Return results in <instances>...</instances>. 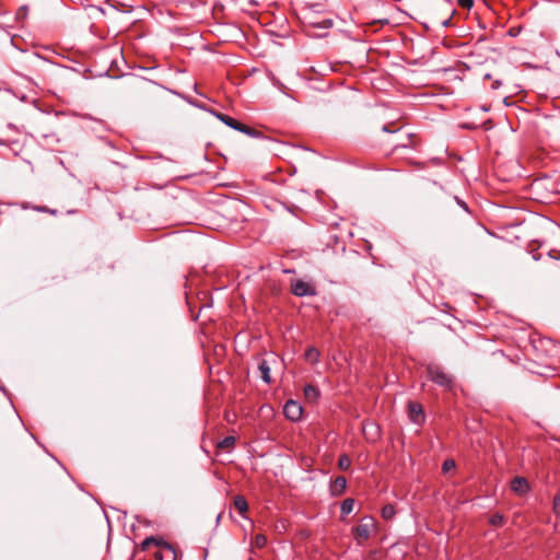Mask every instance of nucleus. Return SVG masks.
<instances>
[{
    "label": "nucleus",
    "mask_w": 560,
    "mask_h": 560,
    "mask_svg": "<svg viewBox=\"0 0 560 560\" xmlns=\"http://www.w3.org/2000/svg\"><path fill=\"white\" fill-rule=\"evenodd\" d=\"M515 33H516V30H514V28H511V30H510V34H511V35H515Z\"/></svg>",
    "instance_id": "c9c22d12"
},
{
    "label": "nucleus",
    "mask_w": 560,
    "mask_h": 560,
    "mask_svg": "<svg viewBox=\"0 0 560 560\" xmlns=\"http://www.w3.org/2000/svg\"><path fill=\"white\" fill-rule=\"evenodd\" d=\"M455 466L456 465H455V462L453 459H446V460H444V463L442 465V469H443L444 472H447V471L454 469Z\"/></svg>",
    "instance_id": "bb28decb"
},
{
    "label": "nucleus",
    "mask_w": 560,
    "mask_h": 560,
    "mask_svg": "<svg viewBox=\"0 0 560 560\" xmlns=\"http://www.w3.org/2000/svg\"><path fill=\"white\" fill-rule=\"evenodd\" d=\"M280 365V360L277 354L269 353L266 358L260 359L258 363V370L260 372L261 380L266 384H271L270 371L273 366Z\"/></svg>",
    "instance_id": "0eeeda50"
},
{
    "label": "nucleus",
    "mask_w": 560,
    "mask_h": 560,
    "mask_svg": "<svg viewBox=\"0 0 560 560\" xmlns=\"http://www.w3.org/2000/svg\"><path fill=\"white\" fill-rule=\"evenodd\" d=\"M34 209H35L36 211H39V212H47V213H49V214H51V215H56V214H57V210H55V209H49V208H47V207H45V206L34 207Z\"/></svg>",
    "instance_id": "c85d7f7f"
},
{
    "label": "nucleus",
    "mask_w": 560,
    "mask_h": 560,
    "mask_svg": "<svg viewBox=\"0 0 560 560\" xmlns=\"http://www.w3.org/2000/svg\"><path fill=\"white\" fill-rule=\"evenodd\" d=\"M153 536L147 537L140 545L142 551H145L152 545Z\"/></svg>",
    "instance_id": "7c9ffc66"
},
{
    "label": "nucleus",
    "mask_w": 560,
    "mask_h": 560,
    "mask_svg": "<svg viewBox=\"0 0 560 560\" xmlns=\"http://www.w3.org/2000/svg\"><path fill=\"white\" fill-rule=\"evenodd\" d=\"M515 33H516V30H514V28H511V30H510V34H511V35H515Z\"/></svg>",
    "instance_id": "e433bc0d"
},
{
    "label": "nucleus",
    "mask_w": 560,
    "mask_h": 560,
    "mask_svg": "<svg viewBox=\"0 0 560 560\" xmlns=\"http://www.w3.org/2000/svg\"><path fill=\"white\" fill-rule=\"evenodd\" d=\"M547 254H548V256H550L553 259H559L560 258V252L559 250H548Z\"/></svg>",
    "instance_id": "2f4dec72"
},
{
    "label": "nucleus",
    "mask_w": 560,
    "mask_h": 560,
    "mask_svg": "<svg viewBox=\"0 0 560 560\" xmlns=\"http://www.w3.org/2000/svg\"><path fill=\"white\" fill-rule=\"evenodd\" d=\"M217 117L226 126L237 131H241L249 137L257 138L261 135L260 131L256 130L255 128H252L226 114L218 113Z\"/></svg>",
    "instance_id": "423d86ee"
},
{
    "label": "nucleus",
    "mask_w": 560,
    "mask_h": 560,
    "mask_svg": "<svg viewBox=\"0 0 560 560\" xmlns=\"http://www.w3.org/2000/svg\"><path fill=\"white\" fill-rule=\"evenodd\" d=\"M453 13H454V10L452 11V13H451L446 19L442 20L440 23H441L443 26H447V25H448V23H450V21H451V19H452Z\"/></svg>",
    "instance_id": "72a5a7b5"
},
{
    "label": "nucleus",
    "mask_w": 560,
    "mask_h": 560,
    "mask_svg": "<svg viewBox=\"0 0 560 560\" xmlns=\"http://www.w3.org/2000/svg\"><path fill=\"white\" fill-rule=\"evenodd\" d=\"M552 512L557 517H560V492L556 493L553 497Z\"/></svg>",
    "instance_id": "5701e85b"
},
{
    "label": "nucleus",
    "mask_w": 560,
    "mask_h": 560,
    "mask_svg": "<svg viewBox=\"0 0 560 560\" xmlns=\"http://www.w3.org/2000/svg\"><path fill=\"white\" fill-rule=\"evenodd\" d=\"M350 466H351L350 457L347 454L340 455L339 458H338V468L340 470L346 471V470H348L350 468Z\"/></svg>",
    "instance_id": "4be33fe9"
},
{
    "label": "nucleus",
    "mask_w": 560,
    "mask_h": 560,
    "mask_svg": "<svg viewBox=\"0 0 560 560\" xmlns=\"http://www.w3.org/2000/svg\"><path fill=\"white\" fill-rule=\"evenodd\" d=\"M44 60L36 54H22L18 60L16 72L21 75L32 79L33 75L38 74V66L43 65Z\"/></svg>",
    "instance_id": "7ed1b4c3"
},
{
    "label": "nucleus",
    "mask_w": 560,
    "mask_h": 560,
    "mask_svg": "<svg viewBox=\"0 0 560 560\" xmlns=\"http://www.w3.org/2000/svg\"><path fill=\"white\" fill-rule=\"evenodd\" d=\"M407 407H408V416L413 423L419 424V425L424 423L425 415L423 411V407L420 402L411 400L408 402Z\"/></svg>",
    "instance_id": "9d476101"
},
{
    "label": "nucleus",
    "mask_w": 560,
    "mask_h": 560,
    "mask_svg": "<svg viewBox=\"0 0 560 560\" xmlns=\"http://www.w3.org/2000/svg\"><path fill=\"white\" fill-rule=\"evenodd\" d=\"M408 162H409V164H416V165H419V163H416V162H413V161H411V160H408Z\"/></svg>",
    "instance_id": "4c0bfd02"
},
{
    "label": "nucleus",
    "mask_w": 560,
    "mask_h": 560,
    "mask_svg": "<svg viewBox=\"0 0 560 560\" xmlns=\"http://www.w3.org/2000/svg\"><path fill=\"white\" fill-rule=\"evenodd\" d=\"M428 378L434 384L447 389L452 390L454 387V377L445 372V370L435 363H430L425 366Z\"/></svg>",
    "instance_id": "20e7f679"
},
{
    "label": "nucleus",
    "mask_w": 560,
    "mask_h": 560,
    "mask_svg": "<svg viewBox=\"0 0 560 560\" xmlns=\"http://www.w3.org/2000/svg\"><path fill=\"white\" fill-rule=\"evenodd\" d=\"M533 361L546 370H555L560 359V343L547 337H536L530 341Z\"/></svg>",
    "instance_id": "f257e3e1"
},
{
    "label": "nucleus",
    "mask_w": 560,
    "mask_h": 560,
    "mask_svg": "<svg viewBox=\"0 0 560 560\" xmlns=\"http://www.w3.org/2000/svg\"><path fill=\"white\" fill-rule=\"evenodd\" d=\"M376 527V521L372 516H364L360 524L353 528V535L359 545H362L371 536V532Z\"/></svg>",
    "instance_id": "39448f33"
},
{
    "label": "nucleus",
    "mask_w": 560,
    "mask_h": 560,
    "mask_svg": "<svg viewBox=\"0 0 560 560\" xmlns=\"http://www.w3.org/2000/svg\"><path fill=\"white\" fill-rule=\"evenodd\" d=\"M320 353L315 347H310L304 353V358L312 364H316L319 361Z\"/></svg>",
    "instance_id": "a211bd4d"
},
{
    "label": "nucleus",
    "mask_w": 560,
    "mask_h": 560,
    "mask_svg": "<svg viewBox=\"0 0 560 560\" xmlns=\"http://www.w3.org/2000/svg\"><path fill=\"white\" fill-rule=\"evenodd\" d=\"M504 516L501 513H494L489 518V524L493 527H502L504 525Z\"/></svg>",
    "instance_id": "412c9836"
},
{
    "label": "nucleus",
    "mask_w": 560,
    "mask_h": 560,
    "mask_svg": "<svg viewBox=\"0 0 560 560\" xmlns=\"http://www.w3.org/2000/svg\"><path fill=\"white\" fill-rule=\"evenodd\" d=\"M382 130L385 132H398L399 140L394 144L393 151L399 149H418L421 144V139L418 135L404 131L401 127L396 129L392 128V124L384 125Z\"/></svg>",
    "instance_id": "f03ea898"
},
{
    "label": "nucleus",
    "mask_w": 560,
    "mask_h": 560,
    "mask_svg": "<svg viewBox=\"0 0 560 560\" xmlns=\"http://www.w3.org/2000/svg\"><path fill=\"white\" fill-rule=\"evenodd\" d=\"M540 245L536 246V242L529 244V252L535 260H539L541 258V253H539Z\"/></svg>",
    "instance_id": "393cba45"
},
{
    "label": "nucleus",
    "mask_w": 560,
    "mask_h": 560,
    "mask_svg": "<svg viewBox=\"0 0 560 560\" xmlns=\"http://www.w3.org/2000/svg\"><path fill=\"white\" fill-rule=\"evenodd\" d=\"M133 88L138 96L147 97L150 93L158 90L160 86L151 80L140 78L135 81Z\"/></svg>",
    "instance_id": "1a4fd4ad"
},
{
    "label": "nucleus",
    "mask_w": 560,
    "mask_h": 560,
    "mask_svg": "<svg viewBox=\"0 0 560 560\" xmlns=\"http://www.w3.org/2000/svg\"><path fill=\"white\" fill-rule=\"evenodd\" d=\"M457 4L462 9L470 10L474 7V0H457Z\"/></svg>",
    "instance_id": "cd10ccee"
},
{
    "label": "nucleus",
    "mask_w": 560,
    "mask_h": 560,
    "mask_svg": "<svg viewBox=\"0 0 560 560\" xmlns=\"http://www.w3.org/2000/svg\"><path fill=\"white\" fill-rule=\"evenodd\" d=\"M310 24L312 26H314V27H317V28H329L332 25V21L329 20V19H325V20H323L320 22H318V21L311 22Z\"/></svg>",
    "instance_id": "a878e982"
},
{
    "label": "nucleus",
    "mask_w": 560,
    "mask_h": 560,
    "mask_svg": "<svg viewBox=\"0 0 560 560\" xmlns=\"http://www.w3.org/2000/svg\"><path fill=\"white\" fill-rule=\"evenodd\" d=\"M346 488L347 479L343 476H338L330 482V493L334 497L341 495L346 491Z\"/></svg>",
    "instance_id": "4468645a"
},
{
    "label": "nucleus",
    "mask_w": 560,
    "mask_h": 560,
    "mask_svg": "<svg viewBox=\"0 0 560 560\" xmlns=\"http://www.w3.org/2000/svg\"><path fill=\"white\" fill-rule=\"evenodd\" d=\"M233 505L238 511V513L243 517H245V514L248 511V503H247L246 498L242 494L235 495L233 499Z\"/></svg>",
    "instance_id": "2eb2a0df"
},
{
    "label": "nucleus",
    "mask_w": 560,
    "mask_h": 560,
    "mask_svg": "<svg viewBox=\"0 0 560 560\" xmlns=\"http://www.w3.org/2000/svg\"><path fill=\"white\" fill-rule=\"evenodd\" d=\"M534 372L537 373V374H540V375L546 374V372L544 370H540V369L534 370Z\"/></svg>",
    "instance_id": "f704fd0d"
},
{
    "label": "nucleus",
    "mask_w": 560,
    "mask_h": 560,
    "mask_svg": "<svg viewBox=\"0 0 560 560\" xmlns=\"http://www.w3.org/2000/svg\"><path fill=\"white\" fill-rule=\"evenodd\" d=\"M267 544V538L265 535L262 534H257L255 537H254V546L258 549H261L266 546Z\"/></svg>",
    "instance_id": "b1692460"
},
{
    "label": "nucleus",
    "mask_w": 560,
    "mask_h": 560,
    "mask_svg": "<svg viewBox=\"0 0 560 560\" xmlns=\"http://www.w3.org/2000/svg\"><path fill=\"white\" fill-rule=\"evenodd\" d=\"M354 500L352 498H347L342 501L340 505V512H341V520L348 514H350L353 511L354 508Z\"/></svg>",
    "instance_id": "6ab92c4d"
},
{
    "label": "nucleus",
    "mask_w": 560,
    "mask_h": 560,
    "mask_svg": "<svg viewBox=\"0 0 560 560\" xmlns=\"http://www.w3.org/2000/svg\"><path fill=\"white\" fill-rule=\"evenodd\" d=\"M152 545L156 546L159 550H165L168 560L178 559V550L175 548L174 545L167 542L164 538L160 536H153Z\"/></svg>",
    "instance_id": "9b49d317"
},
{
    "label": "nucleus",
    "mask_w": 560,
    "mask_h": 560,
    "mask_svg": "<svg viewBox=\"0 0 560 560\" xmlns=\"http://www.w3.org/2000/svg\"><path fill=\"white\" fill-rule=\"evenodd\" d=\"M153 557L155 560H168L165 550H158L156 552H154Z\"/></svg>",
    "instance_id": "c756f323"
},
{
    "label": "nucleus",
    "mask_w": 560,
    "mask_h": 560,
    "mask_svg": "<svg viewBox=\"0 0 560 560\" xmlns=\"http://www.w3.org/2000/svg\"><path fill=\"white\" fill-rule=\"evenodd\" d=\"M290 291L295 296H314L317 294L314 284L308 283L304 280L296 279L291 281Z\"/></svg>",
    "instance_id": "6e6552de"
},
{
    "label": "nucleus",
    "mask_w": 560,
    "mask_h": 560,
    "mask_svg": "<svg viewBox=\"0 0 560 560\" xmlns=\"http://www.w3.org/2000/svg\"><path fill=\"white\" fill-rule=\"evenodd\" d=\"M283 413L289 420L298 421L302 417L303 409L298 401L288 400L283 407Z\"/></svg>",
    "instance_id": "f8f14e48"
},
{
    "label": "nucleus",
    "mask_w": 560,
    "mask_h": 560,
    "mask_svg": "<svg viewBox=\"0 0 560 560\" xmlns=\"http://www.w3.org/2000/svg\"><path fill=\"white\" fill-rule=\"evenodd\" d=\"M397 511L394 504H385L381 510V516L384 521H390L395 517Z\"/></svg>",
    "instance_id": "f3484780"
},
{
    "label": "nucleus",
    "mask_w": 560,
    "mask_h": 560,
    "mask_svg": "<svg viewBox=\"0 0 560 560\" xmlns=\"http://www.w3.org/2000/svg\"><path fill=\"white\" fill-rule=\"evenodd\" d=\"M235 444V438L233 435L225 436L218 442L217 447L221 450H231Z\"/></svg>",
    "instance_id": "aec40b11"
},
{
    "label": "nucleus",
    "mask_w": 560,
    "mask_h": 560,
    "mask_svg": "<svg viewBox=\"0 0 560 560\" xmlns=\"http://www.w3.org/2000/svg\"><path fill=\"white\" fill-rule=\"evenodd\" d=\"M303 392H304L305 398L311 402L316 401L320 395L319 389L316 386L311 385V384L305 385Z\"/></svg>",
    "instance_id": "dca6fc26"
},
{
    "label": "nucleus",
    "mask_w": 560,
    "mask_h": 560,
    "mask_svg": "<svg viewBox=\"0 0 560 560\" xmlns=\"http://www.w3.org/2000/svg\"><path fill=\"white\" fill-rule=\"evenodd\" d=\"M510 489L515 494L523 497L530 491V486L525 477L516 476L511 480Z\"/></svg>",
    "instance_id": "ddd939ff"
},
{
    "label": "nucleus",
    "mask_w": 560,
    "mask_h": 560,
    "mask_svg": "<svg viewBox=\"0 0 560 560\" xmlns=\"http://www.w3.org/2000/svg\"><path fill=\"white\" fill-rule=\"evenodd\" d=\"M454 200H455V201H456V202H457V203H458V205H459V206H460L465 211H467V212L469 211V210H468V207H467V205H466V202H465V201L459 200L457 197H454Z\"/></svg>",
    "instance_id": "473e14b6"
}]
</instances>
